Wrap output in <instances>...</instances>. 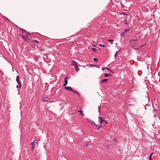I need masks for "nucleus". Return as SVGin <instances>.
Returning a JSON list of instances; mask_svg holds the SVG:
<instances>
[{"label": "nucleus", "instance_id": "39448f33", "mask_svg": "<svg viewBox=\"0 0 160 160\" xmlns=\"http://www.w3.org/2000/svg\"><path fill=\"white\" fill-rule=\"evenodd\" d=\"M49 99L48 98L46 97L42 99V100L44 102H47L49 101Z\"/></svg>", "mask_w": 160, "mask_h": 160}, {"label": "nucleus", "instance_id": "f03ea898", "mask_svg": "<svg viewBox=\"0 0 160 160\" xmlns=\"http://www.w3.org/2000/svg\"><path fill=\"white\" fill-rule=\"evenodd\" d=\"M91 124L93 126H96V127H98V128L97 129V130H98L102 127L101 125H99L98 126L97 125H96L95 124V123L94 122H91Z\"/></svg>", "mask_w": 160, "mask_h": 160}, {"label": "nucleus", "instance_id": "4be33fe9", "mask_svg": "<svg viewBox=\"0 0 160 160\" xmlns=\"http://www.w3.org/2000/svg\"><path fill=\"white\" fill-rule=\"evenodd\" d=\"M137 39H131V40H130V41L131 42H132V41H137Z\"/></svg>", "mask_w": 160, "mask_h": 160}, {"label": "nucleus", "instance_id": "b1692460", "mask_svg": "<svg viewBox=\"0 0 160 160\" xmlns=\"http://www.w3.org/2000/svg\"><path fill=\"white\" fill-rule=\"evenodd\" d=\"M106 69H107V70H109H109H111V69H110L109 68H106Z\"/></svg>", "mask_w": 160, "mask_h": 160}, {"label": "nucleus", "instance_id": "f3484780", "mask_svg": "<svg viewBox=\"0 0 160 160\" xmlns=\"http://www.w3.org/2000/svg\"><path fill=\"white\" fill-rule=\"evenodd\" d=\"M72 92H73L74 93H77L78 94V95H79V96H80V94L77 92V91H73L72 90Z\"/></svg>", "mask_w": 160, "mask_h": 160}, {"label": "nucleus", "instance_id": "473e14b6", "mask_svg": "<svg viewBox=\"0 0 160 160\" xmlns=\"http://www.w3.org/2000/svg\"><path fill=\"white\" fill-rule=\"evenodd\" d=\"M143 46V45H142V46H141V47H142Z\"/></svg>", "mask_w": 160, "mask_h": 160}, {"label": "nucleus", "instance_id": "cd10ccee", "mask_svg": "<svg viewBox=\"0 0 160 160\" xmlns=\"http://www.w3.org/2000/svg\"><path fill=\"white\" fill-rule=\"evenodd\" d=\"M111 72H112V73H113L114 72L111 69V70H109Z\"/></svg>", "mask_w": 160, "mask_h": 160}, {"label": "nucleus", "instance_id": "20e7f679", "mask_svg": "<svg viewBox=\"0 0 160 160\" xmlns=\"http://www.w3.org/2000/svg\"><path fill=\"white\" fill-rule=\"evenodd\" d=\"M71 65L72 66H74V67H75L77 65V63L75 61H72V62Z\"/></svg>", "mask_w": 160, "mask_h": 160}, {"label": "nucleus", "instance_id": "7c9ffc66", "mask_svg": "<svg viewBox=\"0 0 160 160\" xmlns=\"http://www.w3.org/2000/svg\"><path fill=\"white\" fill-rule=\"evenodd\" d=\"M153 154V153H152L150 155H151V157H152V156Z\"/></svg>", "mask_w": 160, "mask_h": 160}, {"label": "nucleus", "instance_id": "ddd939ff", "mask_svg": "<svg viewBox=\"0 0 160 160\" xmlns=\"http://www.w3.org/2000/svg\"><path fill=\"white\" fill-rule=\"evenodd\" d=\"M98 46H99L102 47H106L105 45H102L101 44H99Z\"/></svg>", "mask_w": 160, "mask_h": 160}, {"label": "nucleus", "instance_id": "aec40b11", "mask_svg": "<svg viewBox=\"0 0 160 160\" xmlns=\"http://www.w3.org/2000/svg\"><path fill=\"white\" fill-rule=\"evenodd\" d=\"M125 34L123 32H122L121 33V36H123Z\"/></svg>", "mask_w": 160, "mask_h": 160}, {"label": "nucleus", "instance_id": "f257e3e1", "mask_svg": "<svg viewBox=\"0 0 160 160\" xmlns=\"http://www.w3.org/2000/svg\"><path fill=\"white\" fill-rule=\"evenodd\" d=\"M20 78L19 76H17L16 77V81L19 85H17V88H20L22 87L21 83L20 81Z\"/></svg>", "mask_w": 160, "mask_h": 160}, {"label": "nucleus", "instance_id": "2eb2a0df", "mask_svg": "<svg viewBox=\"0 0 160 160\" xmlns=\"http://www.w3.org/2000/svg\"><path fill=\"white\" fill-rule=\"evenodd\" d=\"M108 42H111V44H113V40H111V39H109L108 40Z\"/></svg>", "mask_w": 160, "mask_h": 160}, {"label": "nucleus", "instance_id": "c85d7f7f", "mask_svg": "<svg viewBox=\"0 0 160 160\" xmlns=\"http://www.w3.org/2000/svg\"><path fill=\"white\" fill-rule=\"evenodd\" d=\"M117 52H116V53L115 54V55H114V56L115 57H116V55H117Z\"/></svg>", "mask_w": 160, "mask_h": 160}, {"label": "nucleus", "instance_id": "0eeeda50", "mask_svg": "<svg viewBox=\"0 0 160 160\" xmlns=\"http://www.w3.org/2000/svg\"><path fill=\"white\" fill-rule=\"evenodd\" d=\"M64 88L68 90H70V91H72V88L70 87H65Z\"/></svg>", "mask_w": 160, "mask_h": 160}, {"label": "nucleus", "instance_id": "9b49d317", "mask_svg": "<svg viewBox=\"0 0 160 160\" xmlns=\"http://www.w3.org/2000/svg\"><path fill=\"white\" fill-rule=\"evenodd\" d=\"M75 67V69L78 72L79 70V68L78 67V65Z\"/></svg>", "mask_w": 160, "mask_h": 160}, {"label": "nucleus", "instance_id": "7ed1b4c3", "mask_svg": "<svg viewBox=\"0 0 160 160\" xmlns=\"http://www.w3.org/2000/svg\"><path fill=\"white\" fill-rule=\"evenodd\" d=\"M22 38H24L25 41H26L27 39V40L29 39V38L27 36V35H24L23 34H22Z\"/></svg>", "mask_w": 160, "mask_h": 160}, {"label": "nucleus", "instance_id": "a211bd4d", "mask_svg": "<svg viewBox=\"0 0 160 160\" xmlns=\"http://www.w3.org/2000/svg\"><path fill=\"white\" fill-rule=\"evenodd\" d=\"M93 60L95 62H97L98 60V59L96 58H93Z\"/></svg>", "mask_w": 160, "mask_h": 160}, {"label": "nucleus", "instance_id": "c756f323", "mask_svg": "<svg viewBox=\"0 0 160 160\" xmlns=\"http://www.w3.org/2000/svg\"><path fill=\"white\" fill-rule=\"evenodd\" d=\"M104 122H105V123L106 124H107V122H106V121H104Z\"/></svg>", "mask_w": 160, "mask_h": 160}, {"label": "nucleus", "instance_id": "72a5a7b5", "mask_svg": "<svg viewBox=\"0 0 160 160\" xmlns=\"http://www.w3.org/2000/svg\"><path fill=\"white\" fill-rule=\"evenodd\" d=\"M27 34H29V33H27Z\"/></svg>", "mask_w": 160, "mask_h": 160}, {"label": "nucleus", "instance_id": "f8f14e48", "mask_svg": "<svg viewBox=\"0 0 160 160\" xmlns=\"http://www.w3.org/2000/svg\"><path fill=\"white\" fill-rule=\"evenodd\" d=\"M108 81V79H103L102 80L101 82H106Z\"/></svg>", "mask_w": 160, "mask_h": 160}, {"label": "nucleus", "instance_id": "1a4fd4ad", "mask_svg": "<svg viewBox=\"0 0 160 160\" xmlns=\"http://www.w3.org/2000/svg\"><path fill=\"white\" fill-rule=\"evenodd\" d=\"M67 78L66 77L64 79V81H65V83L63 85V86H66L68 83V81L67 80H66Z\"/></svg>", "mask_w": 160, "mask_h": 160}, {"label": "nucleus", "instance_id": "4468645a", "mask_svg": "<svg viewBox=\"0 0 160 160\" xmlns=\"http://www.w3.org/2000/svg\"><path fill=\"white\" fill-rule=\"evenodd\" d=\"M111 75L110 74H108V73H105L104 74V76L105 77H107L108 76H111Z\"/></svg>", "mask_w": 160, "mask_h": 160}, {"label": "nucleus", "instance_id": "2f4dec72", "mask_svg": "<svg viewBox=\"0 0 160 160\" xmlns=\"http://www.w3.org/2000/svg\"><path fill=\"white\" fill-rule=\"evenodd\" d=\"M98 110H99V112L100 110H99V107H98Z\"/></svg>", "mask_w": 160, "mask_h": 160}, {"label": "nucleus", "instance_id": "dca6fc26", "mask_svg": "<svg viewBox=\"0 0 160 160\" xmlns=\"http://www.w3.org/2000/svg\"><path fill=\"white\" fill-rule=\"evenodd\" d=\"M92 50L93 51V52H96V49L95 48H92Z\"/></svg>", "mask_w": 160, "mask_h": 160}, {"label": "nucleus", "instance_id": "5701e85b", "mask_svg": "<svg viewBox=\"0 0 160 160\" xmlns=\"http://www.w3.org/2000/svg\"><path fill=\"white\" fill-rule=\"evenodd\" d=\"M149 160H152L151 155H150L149 157Z\"/></svg>", "mask_w": 160, "mask_h": 160}, {"label": "nucleus", "instance_id": "393cba45", "mask_svg": "<svg viewBox=\"0 0 160 160\" xmlns=\"http://www.w3.org/2000/svg\"><path fill=\"white\" fill-rule=\"evenodd\" d=\"M93 65L94 66H96L98 68H99V66H97L96 65Z\"/></svg>", "mask_w": 160, "mask_h": 160}, {"label": "nucleus", "instance_id": "423d86ee", "mask_svg": "<svg viewBox=\"0 0 160 160\" xmlns=\"http://www.w3.org/2000/svg\"><path fill=\"white\" fill-rule=\"evenodd\" d=\"M99 119V122L101 124L102 123V122H104V120H103V119L102 118V117H99L98 118Z\"/></svg>", "mask_w": 160, "mask_h": 160}, {"label": "nucleus", "instance_id": "9d476101", "mask_svg": "<svg viewBox=\"0 0 160 160\" xmlns=\"http://www.w3.org/2000/svg\"><path fill=\"white\" fill-rule=\"evenodd\" d=\"M78 112H80V114L81 115H82L83 116L84 115V114L83 113L82 111L81 110H80L78 111Z\"/></svg>", "mask_w": 160, "mask_h": 160}, {"label": "nucleus", "instance_id": "a878e982", "mask_svg": "<svg viewBox=\"0 0 160 160\" xmlns=\"http://www.w3.org/2000/svg\"><path fill=\"white\" fill-rule=\"evenodd\" d=\"M34 42H36V43H38V41L37 40H34Z\"/></svg>", "mask_w": 160, "mask_h": 160}, {"label": "nucleus", "instance_id": "412c9836", "mask_svg": "<svg viewBox=\"0 0 160 160\" xmlns=\"http://www.w3.org/2000/svg\"><path fill=\"white\" fill-rule=\"evenodd\" d=\"M21 30V31H22V32H26V31H25L24 30V29H22Z\"/></svg>", "mask_w": 160, "mask_h": 160}, {"label": "nucleus", "instance_id": "bb28decb", "mask_svg": "<svg viewBox=\"0 0 160 160\" xmlns=\"http://www.w3.org/2000/svg\"><path fill=\"white\" fill-rule=\"evenodd\" d=\"M105 68L104 67H103V68H102V70H104V69H105Z\"/></svg>", "mask_w": 160, "mask_h": 160}, {"label": "nucleus", "instance_id": "6e6552de", "mask_svg": "<svg viewBox=\"0 0 160 160\" xmlns=\"http://www.w3.org/2000/svg\"><path fill=\"white\" fill-rule=\"evenodd\" d=\"M31 144L32 145V151H33L35 148V144L34 142H33Z\"/></svg>", "mask_w": 160, "mask_h": 160}, {"label": "nucleus", "instance_id": "6ab92c4d", "mask_svg": "<svg viewBox=\"0 0 160 160\" xmlns=\"http://www.w3.org/2000/svg\"><path fill=\"white\" fill-rule=\"evenodd\" d=\"M128 30V29H125L123 32L125 34L126 32H127Z\"/></svg>", "mask_w": 160, "mask_h": 160}]
</instances>
